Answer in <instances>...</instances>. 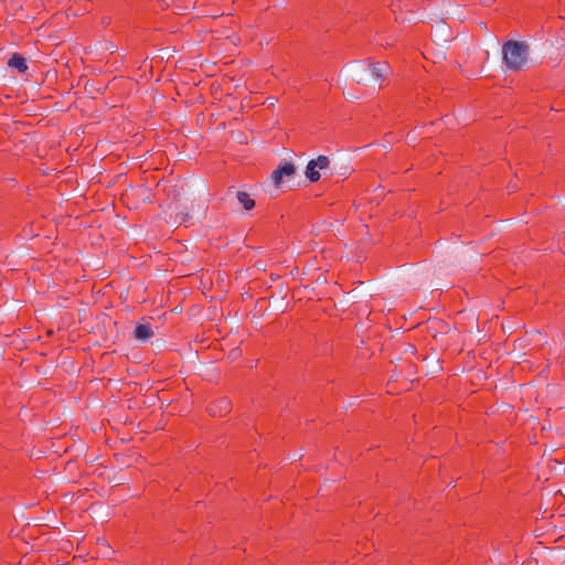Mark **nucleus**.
I'll list each match as a JSON object with an SVG mask.
<instances>
[{"label":"nucleus","mask_w":565,"mask_h":565,"mask_svg":"<svg viewBox=\"0 0 565 565\" xmlns=\"http://www.w3.org/2000/svg\"><path fill=\"white\" fill-rule=\"evenodd\" d=\"M390 66L385 62L365 64L362 61L351 62L345 65V73L354 82L364 85L375 84L385 78Z\"/></svg>","instance_id":"1"},{"label":"nucleus","mask_w":565,"mask_h":565,"mask_svg":"<svg viewBox=\"0 0 565 565\" xmlns=\"http://www.w3.org/2000/svg\"><path fill=\"white\" fill-rule=\"evenodd\" d=\"M530 45L524 41L508 40L502 44V62L507 70H522L529 60Z\"/></svg>","instance_id":"2"},{"label":"nucleus","mask_w":565,"mask_h":565,"mask_svg":"<svg viewBox=\"0 0 565 565\" xmlns=\"http://www.w3.org/2000/svg\"><path fill=\"white\" fill-rule=\"evenodd\" d=\"M330 168V159L324 154L318 156L316 159L308 161L305 169V177L310 183H316L320 180L322 173Z\"/></svg>","instance_id":"3"},{"label":"nucleus","mask_w":565,"mask_h":565,"mask_svg":"<svg viewBox=\"0 0 565 565\" xmlns=\"http://www.w3.org/2000/svg\"><path fill=\"white\" fill-rule=\"evenodd\" d=\"M296 173L295 164L291 161L284 160L271 172V181L276 188H279L285 178H291Z\"/></svg>","instance_id":"4"},{"label":"nucleus","mask_w":565,"mask_h":565,"mask_svg":"<svg viewBox=\"0 0 565 565\" xmlns=\"http://www.w3.org/2000/svg\"><path fill=\"white\" fill-rule=\"evenodd\" d=\"M154 335L150 323H137L134 330V339L140 343L148 342Z\"/></svg>","instance_id":"5"},{"label":"nucleus","mask_w":565,"mask_h":565,"mask_svg":"<svg viewBox=\"0 0 565 565\" xmlns=\"http://www.w3.org/2000/svg\"><path fill=\"white\" fill-rule=\"evenodd\" d=\"M7 65L10 68L17 70L21 74L25 73L29 68L26 58L17 52L9 57Z\"/></svg>","instance_id":"6"},{"label":"nucleus","mask_w":565,"mask_h":565,"mask_svg":"<svg viewBox=\"0 0 565 565\" xmlns=\"http://www.w3.org/2000/svg\"><path fill=\"white\" fill-rule=\"evenodd\" d=\"M236 199L246 211H250L255 207V201L245 191H238L236 193Z\"/></svg>","instance_id":"7"},{"label":"nucleus","mask_w":565,"mask_h":565,"mask_svg":"<svg viewBox=\"0 0 565 565\" xmlns=\"http://www.w3.org/2000/svg\"><path fill=\"white\" fill-rule=\"evenodd\" d=\"M190 218H191L190 214L185 213V212H180L175 215V222H179L180 224L186 223Z\"/></svg>","instance_id":"8"}]
</instances>
